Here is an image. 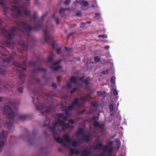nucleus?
I'll return each mask as SVG.
<instances>
[{"label":"nucleus","mask_w":156,"mask_h":156,"mask_svg":"<svg viewBox=\"0 0 156 156\" xmlns=\"http://www.w3.org/2000/svg\"><path fill=\"white\" fill-rule=\"evenodd\" d=\"M52 54H53L52 52L51 53H50L51 56H50V57H49L48 58V60L49 62H51L53 60V58L51 56Z\"/></svg>","instance_id":"42"},{"label":"nucleus","mask_w":156,"mask_h":156,"mask_svg":"<svg viewBox=\"0 0 156 156\" xmlns=\"http://www.w3.org/2000/svg\"><path fill=\"white\" fill-rule=\"evenodd\" d=\"M56 52L58 55H60L61 53V50L60 48H58L56 49Z\"/></svg>","instance_id":"50"},{"label":"nucleus","mask_w":156,"mask_h":156,"mask_svg":"<svg viewBox=\"0 0 156 156\" xmlns=\"http://www.w3.org/2000/svg\"><path fill=\"white\" fill-rule=\"evenodd\" d=\"M64 48L66 51L68 52L70 51H71L73 49L72 48H70L66 47H64Z\"/></svg>","instance_id":"48"},{"label":"nucleus","mask_w":156,"mask_h":156,"mask_svg":"<svg viewBox=\"0 0 156 156\" xmlns=\"http://www.w3.org/2000/svg\"><path fill=\"white\" fill-rule=\"evenodd\" d=\"M17 30V28L15 27H12L10 30H6L3 28L2 30V34L3 36L7 40L3 41L2 44L8 47H10L12 44L10 41L15 36V32Z\"/></svg>","instance_id":"1"},{"label":"nucleus","mask_w":156,"mask_h":156,"mask_svg":"<svg viewBox=\"0 0 156 156\" xmlns=\"http://www.w3.org/2000/svg\"><path fill=\"white\" fill-rule=\"evenodd\" d=\"M90 78L89 77H87L86 79L84 81L85 84L86 85H88L89 84V80Z\"/></svg>","instance_id":"35"},{"label":"nucleus","mask_w":156,"mask_h":156,"mask_svg":"<svg viewBox=\"0 0 156 156\" xmlns=\"http://www.w3.org/2000/svg\"><path fill=\"white\" fill-rule=\"evenodd\" d=\"M20 53H24V55L21 56L22 58H27V52L28 48V45L27 44H25L24 40H21V36L20 35Z\"/></svg>","instance_id":"6"},{"label":"nucleus","mask_w":156,"mask_h":156,"mask_svg":"<svg viewBox=\"0 0 156 156\" xmlns=\"http://www.w3.org/2000/svg\"><path fill=\"white\" fill-rule=\"evenodd\" d=\"M76 25V24H71L69 25L68 27L69 29H71L75 27Z\"/></svg>","instance_id":"45"},{"label":"nucleus","mask_w":156,"mask_h":156,"mask_svg":"<svg viewBox=\"0 0 156 156\" xmlns=\"http://www.w3.org/2000/svg\"><path fill=\"white\" fill-rule=\"evenodd\" d=\"M60 121H61V120H60V119H57V121L56 122H55L52 125V126L53 127H54V128H55L56 127L57 125L58 124H59V125L60 126V123H59L58 122Z\"/></svg>","instance_id":"34"},{"label":"nucleus","mask_w":156,"mask_h":156,"mask_svg":"<svg viewBox=\"0 0 156 156\" xmlns=\"http://www.w3.org/2000/svg\"><path fill=\"white\" fill-rule=\"evenodd\" d=\"M77 145V143L76 141H73L72 143V145L74 147H76Z\"/></svg>","instance_id":"49"},{"label":"nucleus","mask_w":156,"mask_h":156,"mask_svg":"<svg viewBox=\"0 0 156 156\" xmlns=\"http://www.w3.org/2000/svg\"><path fill=\"white\" fill-rule=\"evenodd\" d=\"M0 4L2 5V7L3 8V11L5 13H6L7 8L5 7L6 3L5 1L4 0H0Z\"/></svg>","instance_id":"17"},{"label":"nucleus","mask_w":156,"mask_h":156,"mask_svg":"<svg viewBox=\"0 0 156 156\" xmlns=\"http://www.w3.org/2000/svg\"><path fill=\"white\" fill-rule=\"evenodd\" d=\"M60 123V126H62V130H65L66 128H69L70 126V125L69 123H66L63 120L58 122Z\"/></svg>","instance_id":"14"},{"label":"nucleus","mask_w":156,"mask_h":156,"mask_svg":"<svg viewBox=\"0 0 156 156\" xmlns=\"http://www.w3.org/2000/svg\"><path fill=\"white\" fill-rule=\"evenodd\" d=\"M14 67H13V71L17 73H20V63L18 62H15L13 63Z\"/></svg>","instance_id":"15"},{"label":"nucleus","mask_w":156,"mask_h":156,"mask_svg":"<svg viewBox=\"0 0 156 156\" xmlns=\"http://www.w3.org/2000/svg\"><path fill=\"white\" fill-rule=\"evenodd\" d=\"M94 111H93V109L91 108H90L88 112H87L86 113V114L87 115H90V114H91L93 113V112Z\"/></svg>","instance_id":"44"},{"label":"nucleus","mask_w":156,"mask_h":156,"mask_svg":"<svg viewBox=\"0 0 156 156\" xmlns=\"http://www.w3.org/2000/svg\"><path fill=\"white\" fill-rule=\"evenodd\" d=\"M28 7L27 6H22L20 5V16L22 14L27 16H30L31 12L30 11L28 10Z\"/></svg>","instance_id":"11"},{"label":"nucleus","mask_w":156,"mask_h":156,"mask_svg":"<svg viewBox=\"0 0 156 156\" xmlns=\"http://www.w3.org/2000/svg\"><path fill=\"white\" fill-rule=\"evenodd\" d=\"M82 140L87 143H88L90 140V137L88 135H83L82 137Z\"/></svg>","instance_id":"21"},{"label":"nucleus","mask_w":156,"mask_h":156,"mask_svg":"<svg viewBox=\"0 0 156 156\" xmlns=\"http://www.w3.org/2000/svg\"><path fill=\"white\" fill-rule=\"evenodd\" d=\"M77 90V88H74L73 89L70 91V93L72 94L73 93L75 92Z\"/></svg>","instance_id":"54"},{"label":"nucleus","mask_w":156,"mask_h":156,"mask_svg":"<svg viewBox=\"0 0 156 156\" xmlns=\"http://www.w3.org/2000/svg\"><path fill=\"white\" fill-rule=\"evenodd\" d=\"M64 114L63 113H58L57 114V116L58 117V119H59L60 118H62L63 117Z\"/></svg>","instance_id":"46"},{"label":"nucleus","mask_w":156,"mask_h":156,"mask_svg":"<svg viewBox=\"0 0 156 156\" xmlns=\"http://www.w3.org/2000/svg\"><path fill=\"white\" fill-rule=\"evenodd\" d=\"M71 2V0H66L64 2L65 5H69Z\"/></svg>","instance_id":"47"},{"label":"nucleus","mask_w":156,"mask_h":156,"mask_svg":"<svg viewBox=\"0 0 156 156\" xmlns=\"http://www.w3.org/2000/svg\"><path fill=\"white\" fill-rule=\"evenodd\" d=\"M98 37L100 38L104 39L105 37V35H99L98 36Z\"/></svg>","instance_id":"59"},{"label":"nucleus","mask_w":156,"mask_h":156,"mask_svg":"<svg viewBox=\"0 0 156 156\" xmlns=\"http://www.w3.org/2000/svg\"><path fill=\"white\" fill-rule=\"evenodd\" d=\"M55 136H55V137H53L55 140L57 141L59 143H63V140L62 138L60 137L56 138Z\"/></svg>","instance_id":"29"},{"label":"nucleus","mask_w":156,"mask_h":156,"mask_svg":"<svg viewBox=\"0 0 156 156\" xmlns=\"http://www.w3.org/2000/svg\"><path fill=\"white\" fill-rule=\"evenodd\" d=\"M63 137L65 141L69 143H71V140L68 134L66 133L64 134L63 136Z\"/></svg>","instance_id":"19"},{"label":"nucleus","mask_w":156,"mask_h":156,"mask_svg":"<svg viewBox=\"0 0 156 156\" xmlns=\"http://www.w3.org/2000/svg\"><path fill=\"white\" fill-rule=\"evenodd\" d=\"M46 69L45 68H42L40 67H38L37 68H35L33 72L34 73H35L37 71H44L46 72Z\"/></svg>","instance_id":"23"},{"label":"nucleus","mask_w":156,"mask_h":156,"mask_svg":"<svg viewBox=\"0 0 156 156\" xmlns=\"http://www.w3.org/2000/svg\"><path fill=\"white\" fill-rule=\"evenodd\" d=\"M95 18H100V14L99 13H96L95 14Z\"/></svg>","instance_id":"55"},{"label":"nucleus","mask_w":156,"mask_h":156,"mask_svg":"<svg viewBox=\"0 0 156 156\" xmlns=\"http://www.w3.org/2000/svg\"><path fill=\"white\" fill-rule=\"evenodd\" d=\"M79 101V99L78 98H76L74 101L72 102L71 105L69 106H63L61 108V109L65 112L66 115H68L69 112L72 110L75 106L77 105Z\"/></svg>","instance_id":"4"},{"label":"nucleus","mask_w":156,"mask_h":156,"mask_svg":"<svg viewBox=\"0 0 156 156\" xmlns=\"http://www.w3.org/2000/svg\"><path fill=\"white\" fill-rule=\"evenodd\" d=\"M67 86L68 88H70L71 87V84L70 83H67Z\"/></svg>","instance_id":"63"},{"label":"nucleus","mask_w":156,"mask_h":156,"mask_svg":"<svg viewBox=\"0 0 156 156\" xmlns=\"http://www.w3.org/2000/svg\"><path fill=\"white\" fill-rule=\"evenodd\" d=\"M62 61L61 59L58 60L57 62L54 63V64L51 65L50 67L52 70L55 71L58 70L59 69H61L62 67L61 66H58L57 67H55V65L59 64Z\"/></svg>","instance_id":"13"},{"label":"nucleus","mask_w":156,"mask_h":156,"mask_svg":"<svg viewBox=\"0 0 156 156\" xmlns=\"http://www.w3.org/2000/svg\"><path fill=\"white\" fill-rule=\"evenodd\" d=\"M37 63V62H35L34 61H31L29 62L28 65L30 66L34 67L36 66Z\"/></svg>","instance_id":"30"},{"label":"nucleus","mask_w":156,"mask_h":156,"mask_svg":"<svg viewBox=\"0 0 156 156\" xmlns=\"http://www.w3.org/2000/svg\"><path fill=\"white\" fill-rule=\"evenodd\" d=\"M57 24L58 25L59 24V20L58 17H56L55 19Z\"/></svg>","instance_id":"51"},{"label":"nucleus","mask_w":156,"mask_h":156,"mask_svg":"<svg viewBox=\"0 0 156 156\" xmlns=\"http://www.w3.org/2000/svg\"><path fill=\"white\" fill-rule=\"evenodd\" d=\"M91 105L92 106L95 107H97L98 105V103L96 101L92 102Z\"/></svg>","instance_id":"37"},{"label":"nucleus","mask_w":156,"mask_h":156,"mask_svg":"<svg viewBox=\"0 0 156 156\" xmlns=\"http://www.w3.org/2000/svg\"><path fill=\"white\" fill-rule=\"evenodd\" d=\"M79 4L83 5L85 7H86L88 5L89 3L87 1H85L84 0H81V1L80 2Z\"/></svg>","instance_id":"25"},{"label":"nucleus","mask_w":156,"mask_h":156,"mask_svg":"<svg viewBox=\"0 0 156 156\" xmlns=\"http://www.w3.org/2000/svg\"><path fill=\"white\" fill-rule=\"evenodd\" d=\"M23 64L25 66V67L23 68V70L26 71L27 66V60H26L24 61L23 62Z\"/></svg>","instance_id":"36"},{"label":"nucleus","mask_w":156,"mask_h":156,"mask_svg":"<svg viewBox=\"0 0 156 156\" xmlns=\"http://www.w3.org/2000/svg\"><path fill=\"white\" fill-rule=\"evenodd\" d=\"M94 147L95 149L97 150L98 149H100L102 147H103V150L105 152H107L108 153H111L113 150V147L111 146L108 147L106 145L103 146L102 144L101 143H98L95 146L91 145V147Z\"/></svg>","instance_id":"7"},{"label":"nucleus","mask_w":156,"mask_h":156,"mask_svg":"<svg viewBox=\"0 0 156 156\" xmlns=\"http://www.w3.org/2000/svg\"><path fill=\"white\" fill-rule=\"evenodd\" d=\"M43 32L44 34L45 41L48 44L52 43V47L54 48L55 47V44L53 42L54 40L52 37L49 34L47 29L44 30Z\"/></svg>","instance_id":"8"},{"label":"nucleus","mask_w":156,"mask_h":156,"mask_svg":"<svg viewBox=\"0 0 156 156\" xmlns=\"http://www.w3.org/2000/svg\"><path fill=\"white\" fill-rule=\"evenodd\" d=\"M13 3L15 5L12 6L11 9L14 11L17 12L18 15L20 14V7L19 5L20 0H14Z\"/></svg>","instance_id":"12"},{"label":"nucleus","mask_w":156,"mask_h":156,"mask_svg":"<svg viewBox=\"0 0 156 156\" xmlns=\"http://www.w3.org/2000/svg\"><path fill=\"white\" fill-rule=\"evenodd\" d=\"M85 76H83L80 77L79 79V80L80 81H82L84 79Z\"/></svg>","instance_id":"60"},{"label":"nucleus","mask_w":156,"mask_h":156,"mask_svg":"<svg viewBox=\"0 0 156 156\" xmlns=\"http://www.w3.org/2000/svg\"><path fill=\"white\" fill-rule=\"evenodd\" d=\"M89 98L88 95H87L82 97L81 98V100L84 101H86L89 100Z\"/></svg>","instance_id":"33"},{"label":"nucleus","mask_w":156,"mask_h":156,"mask_svg":"<svg viewBox=\"0 0 156 156\" xmlns=\"http://www.w3.org/2000/svg\"><path fill=\"white\" fill-rule=\"evenodd\" d=\"M28 117L27 115H20V120H25L27 119Z\"/></svg>","instance_id":"32"},{"label":"nucleus","mask_w":156,"mask_h":156,"mask_svg":"<svg viewBox=\"0 0 156 156\" xmlns=\"http://www.w3.org/2000/svg\"><path fill=\"white\" fill-rule=\"evenodd\" d=\"M70 81L71 82L73 83H75L76 81V77L74 76L71 77L70 78Z\"/></svg>","instance_id":"31"},{"label":"nucleus","mask_w":156,"mask_h":156,"mask_svg":"<svg viewBox=\"0 0 156 156\" xmlns=\"http://www.w3.org/2000/svg\"><path fill=\"white\" fill-rule=\"evenodd\" d=\"M83 129L82 128H79L76 132V135L78 136H79V135L81 134L83 132Z\"/></svg>","instance_id":"26"},{"label":"nucleus","mask_w":156,"mask_h":156,"mask_svg":"<svg viewBox=\"0 0 156 156\" xmlns=\"http://www.w3.org/2000/svg\"><path fill=\"white\" fill-rule=\"evenodd\" d=\"M98 95L99 97L102 96L103 98H104L106 96L107 93L105 91H99L97 92Z\"/></svg>","instance_id":"18"},{"label":"nucleus","mask_w":156,"mask_h":156,"mask_svg":"<svg viewBox=\"0 0 156 156\" xmlns=\"http://www.w3.org/2000/svg\"><path fill=\"white\" fill-rule=\"evenodd\" d=\"M109 108L110 111L111 112H112L114 109V105L112 104H110L109 106Z\"/></svg>","instance_id":"39"},{"label":"nucleus","mask_w":156,"mask_h":156,"mask_svg":"<svg viewBox=\"0 0 156 156\" xmlns=\"http://www.w3.org/2000/svg\"><path fill=\"white\" fill-rule=\"evenodd\" d=\"M69 122L72 124H73L75 123L74 120L73 119H70L69 120Z\"/></svg>","instance_id":"57"},{"label":"nucleus","mask_w":156,"mask_h":156,"mask_svg":"<svg viewBox=\"0 0 156 156\" xmlns=\"http://www.w3.org/2000/svg\"><path fill=\"white\" fill-rule=\"evenodd\" d=\"M65 10L64 8H61L59 11V13L61 16L63 17L66 16L65 13Z\"/></svg>","instance_id":"24"},{"label":"nucleus","mask_w":156,"mask_h":156,"mask_svg":"<svg viewBox=\"0 0 156 156\" xmlns=\"http://www.w3.org/2000/svg\"><path fill=\"white\" fill-rule=\"evenodd\" d=\"M20 31H22L24 33L28 38L30 36V32L32 30L34 31H38L42 28V24L34 26L33 27H31L30 25L25 22H22L20 21Z\"/></svg>","instance_id":"2"},{"label":"nucleus","mask_w":156,"mask_h":156,"mask_svg":"<svg viewBox=\"0 0 156 156\" xmlns=\"http://www.w3.org/2000/svg\"><path fill=\"white\" fill-rule=\"evenodd\" d=\"M113 94L114 95H116L118 94V91L116 89L114 90L113 91Z\"/></svg>","instance_id":"52"},{"label":"nucleus","mask_w":156,"mask_h":156,"mask_svg":"<svg viewBox=\"0 0 156 156\" xmlns=\"http://www.w3.org/2000/svg\"><path fill=\"white\" fill-rule=\"evenodd\" d=\"M86 24L85 23L82 22L81 23V25L80 26L81 28H83L85 27V25Z\"/></svg>","instance_id":"53"},{"label":"nucleus","mask_w":156,"mask_h":156,"mask_svg":"<svg viewBox=\"0 0 156 156\" xmlns=\"http://www.w3.org/2000/svg\"><path fill=\"white\" fill-rule=\"evenodd\" d=\"M120 143L119 141H117L116 144V146L117 147V149L116 150H119L120 147Z\"/></svg>","instance_id":"40"},{"label":"nucleus","mask_w":156,"mask_h":156,"mask_svg":"<svg viewBox=\"0 0 156 156\" xmlns=\"http://www.w3.org/2000/svg\"><path fill=\"white\" fill-rule=\"evenodd\" d=\"M49 128L51 130L52 133H53V137H55V136L57 135V132L55 130V128L53 127H49Z\"/></svg>","instance_id":"22"},{"label":"nucleus","mask_w":156,"mask_h":156,"mask_svg":"<svg viewBox=\"0 0 156 156\" xmlns=\"http://www.w3.org/2000/svg\"><path fill=\"white\" fill-rule=\"evenodd\" d=\"M76 15L77 16H81L82 15L81 12L80 11H78L76 13Z\"/></svg>","instance_id":"56"},{"label":"nucleus","mask_w":156,"mask_h":156,"mask_svg":"<svg viewBox=\"0 0 156 156\" xmlns=\"http://www.w3.org/2000/svg\"><path fill=\"white\" fill-rule=\"evenodd\" d=\"M100 58L98 56H95L94 58V60L95 62H100Z\"/></svg>","instance_id":"38"},{"label":"nucleus","mask_w":156,"mask_h":156,"mask_svg":"<svg viewBox=\"0 0 156 156\" xmlns=\"http://www.w3.org/2000/svg\"><path fill=\"white\" fill-rule=\"evenodd\" d=\"M35 106L36 108L38 110H43L44 109H46L44 111V112L46 113H47L50 112V110L49 109L51 108V106H49L48 108H47L46 107L45 104L44 103L36 104Z\"/></svg>","instance_id":"10"},{"label":"nucleus","mask_w":156,"mask_h":156,"mask_svg":"<svg viewBox=\"0 0 156 156\" xmlns=\"http://www.w3.org/2000/svg\"><path fill=\"white\" fill-rule=\"evenodd\" d=\"M115 76H112L111 79V82L112 84H115Z\"/></svg>","instance_id":"41"},{"label":"nucleus","mask_w":156,"mask_h":156,"mask_svg":"<svg viewBox=\"0 0 156 156\" xmlns=\"http://www.w3.org/2000/svg\"><path fill=\"white\" fill-rule=\"evenodd\" d=\"M74 154L76 155L81 154V156H89L91 155V152L86 149H84L80 151L77 149L71 148L70 149V153L69 154V156H72Z\"/></svg>","instance_id":"5"},{"label":"nucleus","mask_w":156,"mask_h":156,"mask_svg":"<svg viewBox=\"0 0 156 156\" xmlns=\"http://www.w3.org/2000/svg\"><path fill=\"white\" fill-rule=\"evenodd\" d=\"M108 69H107L106 70H104L102 72V74H108Z\"/></svg>","instance_id":"58"},{"label":"nucleus","mask_w":156,"mask_h":156,"mask_svg":"<svg viewBox=\"0 0 156 156\" xmlns=\"http://www.w3.org/2000/svg\"><path fill=\"white\" fill-rule=\"evenodd\" d=\"M86 111V110L85 109H83V110L79 112V114H80L83 113L85 112Z\"/></svg>","instance_id":"64"},{"label":"nucleus","mask_w":156,"mask_h":156,"mask_svg":"<svg viewBox=\"0 0 156 156\" xmlns=\"http://www.w3.org/2000/svg\"><path fill=\"white\" fill-rule=\"evenodd\" d=\"M4 113L6 115V118L9 119H13L17 116V114L8 105L4 106Z\"/></svg>","instance_id":"3"},{"label":"nucleus","mask_w":156,"mask_h":156,"mask_svg":"<svg viewBox=\"0 0 156 156\" xmlns=\"http://www.w3.org/2000/svg\"><path fill=\"white\" fill-rule=\"evenodd\" d=\"M34 94H36L38 95H40V93L39 91H34Z\"/></svg>","instance_id":"61"},{"label":"nucleus","mask_w":156,"mask_h":156,"mask_svg":"<svg viewBox=\"0 0 156 156\" xmlns=\"http://www.w3.org/2000/svg\"><path fill=\"white\" fill-rule=\"evenodd\" d=\"M7 71L4 67L0 68V74L5 75L6 74Z\"/></svg>","instance_id":"28"},{"label":"nucleus","mask_w":156,"mask_h":156,"mask_svg":"<svg viewBox=\"0 0 156 156\" xmlns=\"http://www.w3.org/2000/svg\"><path fill=\"white\" fill-rule=\"evenodd\" d=\"M13 56L12 55H10L9 57H6L4 59V61L7 62H9L12 60Z\"/></svg>","instance_id":"27"},{"label":"nucleus","mask_w":156,"mask_h":156,"mask_svg":"<svg viewBox=\"0 0 156 156\" xmlns=\"http://www.w3.org/2000/svg\"><path fill=\"white\" fill-rule=\"evenodd\" d=\"M0 53L3 55H6L9 54L8 51L3 47H0Z\"/></svg>","instance_id":"16"},{"label":"nucleus","mask_w":156,"mask_h":156,"mask_svg":"<svg viewBox=\"0 0 156 156\" xmlns=\"http://www.w3.org/2000/svg\"><path fill=\"white\" fill-rule=\"evenodd\" d=\"M47 14H48V13L47 12L46 13L43 14L42 16L41 17V19H42V20H44V18L47 15Z\"/></svg>","instance_id":"62"},{"label":"nucleus","mask_w":156,"mask_h":156,"mask_svg":"<svg viewBox=\"0 0 156 156\" xmlns=\"http://www.w3.org/2000/svg\"><path fill=\"white\" fill-rule=\"evenodd\" d=\"M5 125L7 126V127L8 129L10 130H11L13 128V124L10 122H6L5 123Z\"/></svg>","instance_id":"20"},{"label":"nucleus","mask_w":156,"mask_h":156,"mask_svg":"<svg viewBox=\"0 0 156 156\" xmlns=\"http://www.w3.org/2000/svg\"><path fill=\"white\" fill-rule=\"evenodd\" d=\"M37 13L36 12H35L33 15V18L35 20L37 19Z\"/></svg>","instance_id":"43"},{"label":"nucleus","mask_w":156,"mask_h":156,"mask_svg":"<svg viewBox=\"0 0 156 156\" xmlns=\"http://www.w3.org/2000/svg\"><path fill=\"white\" fill-rule=\"evenodd\" d=\"M99 119V117L97 116H94L92 118V120L94 121L93 123V125L96 128H98L101 129V131H103L104 129V124L102 123L100 124L99 123L96 121Z\"/></svg>","instance_id":"9"}]
</instances>
